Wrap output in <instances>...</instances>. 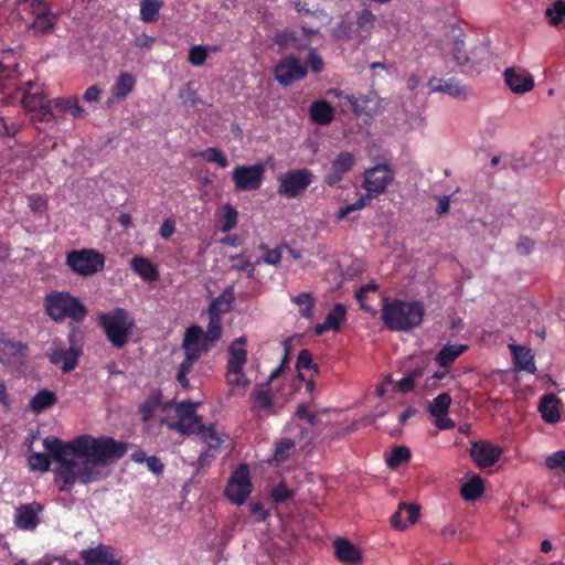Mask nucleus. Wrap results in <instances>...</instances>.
I'll list each match as a JSON object with an SVG mask.
<instances>
[{
    "mask_svg": "<svg viewBox=\"0 0 565 565\" xmlns=\"http://www.w3.org/2000/svg\"><path fill=\"white\" fill-rule=\"evenodd\" d=\"M200 157L207 162L216 163L221 168H226L228 166V160L225 154L214 147L207 148L200 152Z\"/></svg>",
    "mask_w": 565,
    "mask_h": 565,
    "instance_id": "obj_46",
    "label": "nucleus"
},
{
    "mask_svg": "<svg viewBox=\"0 0 565 565\" xmlns=\"http://www.w3.org/2000/svg\"><path fill=\"white\" fill-rule=\"evenodd\" d=\"M278 192L288 198L299 196L313 181V173L308 169L289 170L277 177Z\"/></svg>",
    "mask_w": 565,
    "mask_h": 565,
    "instance_id": "obj_8",
    "label": "nucleus"
},
{
    "mask_svg": "<svg viewBox=\"0 0 565 565\" xmlns=\"http://www.w3.org/2000/svg\"><path fill=\"white\" fill-rule=\"evenodd\" d=\"M294 495V491L288 489L285 483H279L271 492V497L276 503L287 501Z\"/></svg>",
    "mask_w": 565,
    "mask_h": 565,
    "instance_id": "obj_55",
    "label": "nucleus"
},
{
    "mask_svg": "<svg viewBox=\"0 0 565 565\" xmlns=\"http://www.w3.org/2000/svg\"><path fill=\"white\" fill-rule=\"evenodd\" d=\"M369 201L370 200H367V196H364L363 193L359 192L358 200L354 203L348 204V205L339 209V211L335 214L337 221L352 218L351 214L364 209Z\"/></svg>",
    "mask_w": 565,
    "mask_h": 565,
    "instance_id": "obj_40",
    "label": "nucleus"
},
{
    "mask_svg": "<svg viewBox=\"0 0 565 565\" xmlns=\"http://www.w3.org/2000/svg\"><path fill=\"white\" fill-rule=\"evenodd\" d=\"M329 94L335 97H343L356 114L370 115L373 111V106L371 105L375 100L373 94L354 97L352 95H343V93L338 89H332Z\"/></svg>",
    "mask_w": 565,
    "mask_h": 565,
    "instance_id": "obj_26",
    "label": "nucleus"
},
{
    "mask_svg": "<svg viewBox=\"0 0 565 565\" xmlns=\"http://www.w3.org/2000/svg\"><path fill=\"white\" fill-rule=\"evenodd\" d=\"M171 404H162L161 398L158 394H151L140 406L142 422H148L156 417L158 413L167 412L172 408Z\"/></svg>",
    "mask_w": 565,
    "mask_h": 565,
    "instance_id": "obj_31",
    "label": "nucleus"
},
{
    "mask_svg": "<svg viewBox=\"0 0 565 565\" xmlns=\"http://www.w3.org/2000/svg\"><path fill=\"white\" fill-rule=\"evenodd\" d=\"M223 221L221 225L222 232H228L236 226L237 223V211L230 204H225L223 207Z\"/></svg>",
    "mask_w": 565,
    "mask_h": 565,
    "instance_id": "obj_48",
    "label": "nucleus"
},
{
    "mask_svg": "<svg viewBox=\"0 0 565 565\" xmlns=\"http://www.w3.org/2000/svg\"><path fill=\"white\" fill-rule=\"evenodd\" d=\"M44 305L46 313L54 321L70 318L82 322L87 315V310L79 299L68 292L53 291L45 297Z\"/></svg>",
    "mask_w": 565,
    "mask_h": 565,
    "instance_id": "obj_3",
    "label": "nucleus"
},
{
    "mask_svg": "<svg viewBox=\"0 0 565 565\" xmlns=\"http://www.w3.org/2000/svg\"><path fill=\"white\" fill-rule=\"evenodd\" d=\"M206 56V49L201 45H196L190 50L189 61L194 66H201L204 64Z\"/></svg>",
    "mask_w": 565,
    "mask_h": 565,
    "instance_id": "obj_53",
    "label": "nucleus"
},
{
    "mask_svg": "<svg viewBox=\"0 0 565 565\" xmlns=\"http://www.w3.org/2000/svg\"><path fill=\"white\" fill-rule=\"evenodd\" d=\"M154 39L150 35L142 33L138 35L135 40V45L137 47H145V49H151L153 45Z\"/></svg>",
    "mask_w": 565,
    "mask_h": 565,
    "instance_id": "obj_64",
    "label": "nucleus"
},
{
    "mask_svg": "<svg viewBox=\"0 0 565 565\" xmlns=\"http://www.w3.org/2000/svg\"><path fill=\"white\" fill-rule=\"evenodd\" d=\"M311 363H312L311 353L308 350H301L298 354L297 364H296L298 371L301 372V370L309 369L311 366Z\"/></svg>",
    "mask_w": 565,
    "mask_h": 565,
    "instance_id": "obj_57",
    "label": "nucleus"
},
{
    "mask_svg": "<svg viewBox=\"0 0 565 565\" xmlns=\"http://www.w3.org/2000/svg\"><path fill=\"white\" fill-rule=\"evenodd\" d=\"M254 401L256 406L262 409H267L271 406V396L264 390H258L254 393Z\"/></svg>",
    "mask_w": 565,
    "mask_h": 565,
    "instance_id": "obj_56",
    "label": "nucleus"
},
{
    "mask_svg": "<svg viewBox=\"0 0 565 565\" xmlns=\"http://www.w3.org/2000/svg\"><path fill=\"white\" fill-rule=\"evenodd\" d=\"M539 411L543 419L547 423H556L561 418L558 399L553 394L544 395L541 399Z\"/></svg>",
    "mask_w": 565,
    "mask_h": 565,
    "instance_id": "obj_32",
    "label": "nucleus"
},
{
    "mask_svg": "<svg viewBox=\"0 0 565 565\" xmlns=\"http://www.w3.org/2000/svg\"><path fill=\"white\" fill-rule=\"evenodd\" d=\"M130 266L143 280L154 281L159 277L156 265L146 257L135 256L130 262Z\"/></svg>",
    "mask_w": 565,
    "mask_h": 565,
    "instance_id": "obj_30",
    "label": "nucleus"
},
{
    "mask_svg": "<svg viewBox=\"0 0 565 565\" xmlns=\"http://www.w3.org/2000/svg\"><path fill=\"white\" fill-rule=\"evenodd\" d=\"M199 403L191 401L182 402L174 406L178 420L168 422L164 417L158 416L161 424L167 425L170 429L177 430L181 434L199 433L202 429V420L195 415Z\"/></svg>",
    "mask_w": 565,
    "mask_h": 565,
    "instance_id": "obj_7",
    "label": "nucleus"
},
{
    "mask_svg": "<svg viewBox=\"0 0 565 565\" xmlns=\"http://www.w3.org/2000/svg\"><path fill=\"white\" fill-rule=\"evenodd\" d=\"M198 434L210 449L218 448L228 438L226 435L216 431L214 427L205 428L203 425L202 429Z\"/></svg>",
    "mask_w": 565,
    "mask_h": 565,
    "instance_id": "obj_39",
    "label": "nucleus"
},
{
    "mask_svg": "<svg viewBox=\"0 0 565 565\" xmlns=\"http://www.w3.org/2000/svg\"><path fill=\"white\" fill-rule=\"evenodd\" d=\"M347 308L342 303H337L327 315L324 322L318 323L315 328L316 334L320 335L328 331L339 330L341 323L345 320Z\"/></svg>",
    "mask_w": 565,
    "mask_h": 565,
    "instance_id": "obj_25",
    "label": "nucleus"
},
{
    "mask_svg": "<svg viewBox=\"0 0 565 565\" xmlns=\"http://www.w3.org/2000/svg\"><path fill=\"white\" fill-rule=\"evenodd\" d=\"M411 457V452L409 450L406 448V447H395L390 457L387 458V465L391 467V468H396L398 467L401 463H404L406 462Z\"/></svg>",
    "mask_w": 565,
    "mask_h": 565,
    "instance_id": "obj_50",
    "label": "nucleus"
},
{
    "mask_svg": "<svg viewBox=\"0 0 565 565\" xmlns=\"http://www.w3.org/2000/svg\"><path fill=\"white\" fill-rule=\"evenodd\" d=\"M428 88L430 93L441 92L455 98H467L470 95L469 88L455 78L433 77L428 82Z\"/></svg>",
    "mask_w": 565,
    "mask_h": 565,
    "instance_id": "obj_21",
    "label": "nucleus"
},
{
    "mask_svg": "<svg viewBox=\"0 0 565 565\" xmlns=\"http://www.w3.org/2000/svg\"><path fill=\"white\" fill-rule=\"evenodd\" d=\"M306 74L307 67L300 63L299 58L292 55L284 57L275 67V78L284 86L303 78Z\"/></svg>",
    "mask_w": 565,
    "mask_h": 565,
    "instance_id": "obj_13",
    "label": "nucleus"
},
{
    "mask_svg": "<svg viewBox=\"0 0 565 565\" xmlns=\"http://www.w3.org/2000/svg\"><path fill=\"white\" fill-rule=\"evenodd\" d=\"M375 24V15L367 9H363L356 13V29L349 31L344 22L334 30L338 38H350L364 41L370 38Z\"/></svg>",
    "mask_w": 565,
    "mask_h": 565,
    "instance_id": "obj_12",
    "label": "nucleus"
},
{
    "mask_svg": "<svg viewBox=\"0 0 565 565\" xmlns=\"http://www.w3.org/2000/svg\"><path fill=\"white\" fill-rule=\"evenodd\" d=\"M20 4L29 3L34 15V20L29 24L28 30L33 35H42L50 32L57 20V15L53 13L42 0H17Z\"/></svg>",
    "mask_w": 565,
    "mask_h": 565,
    "instance_id": "obj_10",
    "label": "nucleus"
},
{
    "mask_svg": "<svg viewBox=\"0 0 565 565\" xmlns=\"http://www.w3.org/2000/svg\"><path fill=\"white\" fill-rule=\"evenodd\" d=\"M212 344L204 337V330L200 326L190 327L184 335L182 348L184 354L190 356L200 358L203 352H206Z\"/></svg>",
    "mask_w": 565,
    "mask_h": 565,
    "instance_id": "obj_16",
    "label": "nucleus"
},
{
    "mask_svg": "<svg viewBox=\"0 0 565 565\" xmlns=\"http://www.w3.org/2000/svg\"><path fill=\"white\" fill-rule=\"evenodd\" d=\"M35 111H38L36 118L41 121H50L53 118L50 102H45Z\"/></svg>",
    "mask_w": 565,
    "mask_h": 565,
    "instance_id": "obj_61",
    "label": "nucleus"
},
{
    "mask_svg": "<svg viewBox=\"0 0 565 565\" xmlns=\"http://www.w3.org/2000/svg\"><path fill=\"white\" fill-rule=\"evenodd\" d=\"M451 405V397L448 393H441L433 399L428 406V412L433 417L448 415Z\"/></svg>",
    "mask_w": 565,
    "mask_h": 565,
    "instance_id": "obj_38",
    "label": "nucleus"
},
{
    "mask_svg": "<svg viewBox=\"0 0 565 565\" xmlns=\"http://www.w3.org/2000/svg\"><path fill=\"white\" fill-rule=\"evenodd\" d=\"M483 492V482L480 477H473L461 488V494L466 500H476Z\"/></svg>",
    "mask_w": 565,
    "mask_h": 565,
    "instance_id": "obj_43",
    "label": "nucleus"
},
{
    "mask_svg": "<svg viewBox=\"0 0 565 565\" xmlns=\"http://www.w3.org/2000/svg\"><path fill=\"white\" fill-rule=\"evenodd\" d=\"M419 508L415 504L401 503L397 511L391 516V524L396 530H405L408 524L417 521Z\"/></svg>",
    "mask_w": 565,
    "mask_h": 565,
    "instance_id": "obj_23",
    "label": "nucleus"
},
{
    "mask_svg": "<svg viewBox=\"0 0 565 565\" xmlns=\"http://www.w3.org/2000/svg\"><path fill=\"white\" fill-rule=\"evenodd\" d=\"M46 102L45 96L40 86L29 81L22 88L21 103L29 111H35L41 105Z\"/></svg>",
    "mask_w": 565,
    "mask_h": 565,
    "instance_id": "obj_24",
    "label": "nucleus"
},
{
    "mask_svg": "<svg viewBox=\"0 0 565 565\" xmlns=\"http://www.w3.org/2000/svg\"><path fill=\"white\" fill-rule=\"evenodd\" d=\"M104 255L90 248L72 250L66 255V265L81 276L96 274L104 268Z\"/></svg>",
    "mask_w": 565,
    "mask_h": 565,
    "instance_id": "obj_6",
    "label": "nucleus"
},
{
    "mask_svg": "<svg viewBox=\"0 0 565 565\" xmlns=\"http://www.w3.org/2000/svg\"><path fill=\"white\" fill-rule=\"evenodd\" d=\"M233 302V290L232 288L226 289L222 295L212 301L209 308V315L212 317H218L230 311Z\"/></svg>",
    "mask_w": 565,
    "mask_h": 565,
    "instance_id": "obj_35",
    "label": "nucleus"
},
{
    "mask_svg": "<svg viewBox=\"0 0 565 565\" xmlns=\"http://www.w3.org/2000/svg\"><path fill=\"white\" fill-rule=\"evenodd\" d=\"M356 159L348 151L340 152L331 162L324 174V183L329 186L338 185L354 166Z\"/></svg>",
    "mask_w": 565,
    "mask_h": 565,
    "instance_id": "obj_15",
    "label": "nucleus"
},
{
    "mask_svg": "<svg viewBox=\"0 0 565 565\" xmlns=\"http://www.w3.org/2000/svg\"><path fill=\"white\" fill-rule=\"evenodd\" d=\"M511 353L513 355L514 365L518 370L534 373L536 371L534 358L530 349L522 345L510 344Z\"/></svg>",
    "mask_w": 565,
    "mask_h": 565,
    "instance_id": "obj_28",
    "label": "nucleus"
},
{
    "mask_svg": "<svg viewBox=\"0 0 565 565\" xmlns=\"http://www.w3.org/2000/svg\"><path fill=\"white\" fill-rule=\"evenodd\" d=\"M161 0H142L140 3V17L145 22H154L158 19Z\"/></svg>",
    "mask_w": 565,
    "mask_h": 565,
    "instance_id": "obj_42",
    "label": "nucleus"
},
{
    "mask_svg": "<svg viewBox=\"0 0 565 565\" xmlns=\"http://www.w3.org/2000/svg\"><path fill=\"white\" fill-rule=\"evenodd\" d=\"M245 344L246 338L239 337L231 343L227 350L226 381L230 385L242 388L247 387L250 383L244 373V366L247 362Z\"/></svg>",
    "mask_w": 565,
    "mask_h": 565,
    "instance_id": "obj_4",
    "label": "nucleus"
},
{
    "mask_svg": "<svg viewBox=\"0 0 565 565\" xmlns=\"http://www.w3.org/2000/svg\"><path fill=\"white\" fill-rule=\"evenodd\" d=\"M100 95H102V89L98 86L93 85L86 89V92L83 95V98L87 103H95V102L99 100Z\"/></svg>",
    "mask_w": 565,
    "mask_h": 565,
    "instance_id": "obj_60",
    "label": "nucleus"
},
{
    "mask_svg": "<svg viewBox=\"0 0 565 565\" xmlns=\"http://www.w3.org/2000/svg\"><path fill=\"white\" fill-rule=\"evenodd\" d=\"M545 15L552 25H558L565 20V2L557 0L545 10Z\"/></svg>",
    "mask_w": 565,
    "mask_h": 565,
    "instance_id": "obj_45",
    "label": "nucleus"
},
{
    "mask_svg": "<svg viewBox=\"0 0 565 565\" xmlns=\"http://www.w3.org/2000/svg\"><path fill=\"white\" fill-rule=\"evenodd\" d=\"M252 491V484L246 467L238 468L232 476L227 487L226 495L235 504H243Z\"/></svg>",
    "mask_w": 565,
    "mask_h": 565,
    "instance_id": "obj_14",
    "label": "nucleus"
},
{
    "mask_svg": "<svg viewBox=\"0 0 565 565\" xmlns=\"http://www.w3.org/2000/svg\"><path fill=\"white\" fill-rule=\"evenodd\" d=\"M100 323L110 343L116 348H122L132 329V321L124 309H116L99 317Z\"/></svg>",
    "mask_w": 565,
    "mask_h": 565,
    "instance_id": "obj_5",
    "label": "nucleus"
},
{
    "mask_svg": "<svg viewBox=\"0 0 565 565\" xmlns=\"http://www.w3.org/2000/svg\"><path fill=\"white\" fill-rule=\"evenodd\" d=\"M424 315L423 302L395 299L384 303L381 318L384 324L393 331H409L423 322Z\"/></svg>",
    "mask_w": 565,
    "mask_h": 565,
    "instance_id": "obj_2",
    "label": "nucleus"
},
{
    "mask_svg": "<svg viewBox=\"0 0 565 565\" xmlns=\"http://www.w3.org/2000/svg\"><path fill=\"white\" fill-rule=\"evenodd\" d=\"M291 300L299 307L302 317L307 319L313 317L315 299L310 292H301L292 297Z\"/></svg>",
    "mask_w": 565,
    "mask_h": 565,
    "instance_id": "obj_41",
    "label": "nucleus"
},
{
    "mask_svg": "<svg viewBox=\"0 0 565 565\" xmlns=\"http://www.w3.org/2000/svg\"><path fill=\"white\" fill-rule=\"evenodd\" d=\"M468 349L465 344L447 343L436 355V361L443 367H448Z\"/></svg>",
    "mask_w": 565,
    "mask_h": 565,
    "instance_id": "obj_33",
    "label": "nucleus"
},
{
    "mask_svg": "<svg viewBox=\"0 0 565 565\" xmlns=\"http://www.w3.org/2000/svg\"><path fill=\"white\" fill-rule=\"evenodd\" d=\"M545 466L551 470L558 469L565 472V450H558L546 456Z\"/></svg>",
    "mask_w": 565,
    "mask_h": 565,
    "instance_id": "obj_51",
    "label": "nucleus"
},
{
    "mask_svg": "<svg viewBox=\"0 0 565 565\" xmlns=\"http://www.w3.org/2000/svg\"><path fill=\"white\" fill-rule=\"evenodd\" d=\"M265 174V166H237L232 172V179L237 191H255L260 188Z\"/></svg>",
    "mask_w": 565,
    "mask_h": 565,
    "instance_id": "obj_11",
    "label": "nucleus"
},
{
    "mask_svg": "<svg viewBox=\"0 0 565 565\" xmlns=\"http://www.w3.org/2000/svg\"><path fill=\"white\" fill-rule=\"evenodd\" d=\"M334 548L338 559L345 565H356L362 558L360 550L347 540L338 539Z\"/></svg>",
    "mask_w": 565,
    "mask_h": 565,
    "instance_id": "obj_27",
    "label": "nucleus"
},
{
    "mask_svg": "<svg viewBox=\"0 0 565 565\" xmlns=\"http://www.w3.org/2000/svg\"><path fill=\"white\" fill-rule=\"evenodd\" d=\"M420 375V369H416L413 372L408 373L396 383L397 390L403 393L409 392L411 390H413L416 379L419 377Z\"/></svg>",
    "mask_w": 565,
    "mask_h": 565,
    "instance_id": "obj_52",
    "label": "nucleus"
},
{
    "mask_svg": "<svg viewBox=\"0 0 565 565\" xmlns=\"http://www.w3.org/2000/svg\"><path fill=\"white\" fill-rule=\"evenodd\" d=\"M175 232V222L172 218H167L163 221L160 227V236L164 239L171 237V235Z\"/></svg>",
    "mask_w": 565,
    "mask_h": 565,
    "instance_id": "obj_59",
    "label": "nucleus"
},
{
    "mask_svg": "<svg viewBox=\"0 0 565 565\" xmlns=\"http://www.w3.org/2000/svg\"><path fill=\"white\" fill-rule=\"evenodd\" d=\"M260 248L266 250L265 255L262 258L263 263H265L267 265H273V266L280 263L281 257H282V248L281 247H277L274 249H267L265 245H260Z\"/></svg>",
    "mask_w": 565,
    "mask_h": 565,
    "instance_id": "obj_54",
    "label": "nucleus"
},
{
    "mask_svg": "<svg viewBox=\"0 0 565 565\" xmlns=\"http://www.w3.org/2000/svg\"><path fill=\"white\" fill-rule=\"evenodd\" d=\"M310 118L318 125H329L334 118V109L326 100L313 102L309 109Z\"/></svg>",
    "mask_w": 565,
    "mask_h": 565,
    "instance_id": "obj_29",
    "label": "nucleus"
},
{
    "mask_svg": "<svg viewBox=\"0 0 565 565\" xmlns=\"http://www.w3.org/2000/svg\"><path fill=\"white\" fill-rule=\"evenodd\" d=\"M199 360L196 356H190V354H185L183 362L180 364L177 380L183 387H189V380L186 375L193 367V364Z\"/></svg>",
    "mask_w": 565,
    "mask_h": 565,
    "instance_id": "obj_47",
    "label": "nucleus"
},
{
    "mask_svg": "<svg viewBox=\"0 0 565 565\" xmlns=\"http://www.w3.org/2000/svg\"><path fill=\"white\" fill-rule=\"evenodd\" d=\"M222 335L221 318L210 316L207 330L204 332L206 340L213 345Z\"/></svg>",
    "mask_w": 565,
    "mask_h": 565,
    "instance_id": "obj_49",
    "label": "nucleus"
},
{
    "mask_svg": "<svg viewBox=\"0 0 565 565\" xmlns=\"http://www.w3.org/2000/svg\"><path fill=\"white\" fill-rule=\"evenodd\" d=\"M295 441L288 438L280 439L276 443L273 461L280 465L286 461L295 450Z\"/></svg>",
    "mask_w": 565,
    "mask_h": 565,
    "instance_id": "obj_37",
    "label": "nucleus"
},
{
    "mask_svg": "<svg viewBox=\"0 0 565 565\" xmlns=\"http://www.w3.org/2000/svg\"><path fill=\"white\" fill-rule=\"evenodd\" d=\"M232 268L238 271H243L247 269L249 266V260L245 258L243 255H236L231 257Z\"/></svg>",
    "mask_w": 565,
    "mask_h": 565,
    "instance_id": "obj_62",
    "label": "nucleus"
},
{
    "mask_svg": "<svg viewBox=\"0 0 565 565\" xmlns=\"http://www.w3.org/2000/svg\"><path fill=\"white\" fill-rule=\"evenodd\" d=\"M146 462H147L148 469L150 471H152L153 473L159 475L163 471V465L159 458L151 456L146 459Z\"/></svg>",
    "mask_w": 565,
    "mask_h": 565,
    "instance_id": "obj_63",
    "label": "nucleus"
},
{
    "mask_svg": "<svg viewBox=\"0 0 565 565\" xmlns=\"http://www.w3.org/2000/svg\"><path fill=\"white\" fill-rule=\"evenodd\" d=\"M394 179V171L387 164H377L364 172L363 189L367 200L383 194Z\"/></svg>",
    "mask_w": 565,
    "mask_h": 565,
    "instance_id": "obj_9",
    "label": "nucleus"
},
{
    "mask_svg": "<svg viewBox=\"0 0 565 565\" xmlns=\"http://www.w3.org/2000/svg\"><path fill=\"white\" fill-rule=\"evenodd\" d=\"M137 84L136 77L128 73L121 72L110 87V95L106 102L107 106L125 100L135 89Z\"/></svg>",
    "mask_w": 565,
    "mask_h": 565,
    "instance_id": "obj_19",
    "label": "nucleus"
},
{
    "mask_svg": "<svg viewBox=\"0 0 565 565\" xmlns=\"http://www.w3.org/2000/svg\"><path fill=\"white\" fill-rule=\"evenodd\" d=\"M307 63L313 73H319L323 68V61L315 50L310 51Z\"/></svg>",
    "mask_w": 565,
    "mask_h": 565,
    "instance_id": "obj_58",
    "label": "nucleus"
},
{
    "mask_svg": "<svg viewBox=\"0 0 565 565\" xmlns=\"http://www.w3.org/2000/svg\"><path fill=\"white\" fill-rule=\"evenodd\" d=\"M452 44H451V53L454 58L459 65H465L466 63L472 61L475 62L473 57H470L465 52V42L462 40V31L460 29H452Z\"/></svg>",
    "mask_w": 565,
    "mask_h": 565,
    "instance_id": "obj_34",
    "label": "nucleus"
},
{
    "mask_svg": "<svg viewBox=\"0 0 565 565\" xmlns=\"http://www.w3.org/2000/svg\"><path fill=\"white\" fill-rule=\"evenodd\" d=\"M43 447L50 456L32 452L28 458L29 467L33 471H49L52 458L58 463L55 480L60 491H68L77 482L88 484L107 478L110 466L127 451L125 443L90 435H81L68 443L49 436L44 438Z\"/></svg>",
    "mask_w": 565,
    "mask_h": 565,
    "instance_id": "obj_1",
    "label": "nucleus"
},
{
    "mask_svg": "<svg viewBox=\"0 0 565 565\" xmlns=\"http://www.w3.org/2000/svg\"><path fill=\"white\" fill-rule=\"evenodd\" d=\"M56 402V396L54 393L47 391V390H42L40 392H38L33 398L30 401V408L39 414L41 412H43L44 409L51 407L52 405H54Z\"/></svg>",
    "mask_w": 565,
    "mask_h": 565,
    "instance_id": "obj_36",
    "label": "nucleus"
},
{
    "mask_svg": "<svg viewBox=\"0 0 565 565\" xmlns=\"http://www.w3.org/2000/svg\"><path fill=\"white\" fill-rule=\"evenodd\" d=\"M501 450L488 443H475L471 447V457L481 468L494 465L499 460Z\"/></svg>",
    "mask_w": 565,
    "mask_h": 565,
    "instance_id": "obj_22",
    "label": "nucleus"
},
{
    "mask_svg": "<svg viewBox=\"0 0 565 565\" xmlns=\"http://www.w3.org/2000/svg\"><path fill=\"white\" fill-rule=\"evenodd\" d=\"M42 505L36 502L22 504L15 508L14 525L22 531H33L40 523Z\"/></svg>",
    "mask_w": 565,
    "mask_h": 565,
    "instance_id": "obj_17",
    "label": "nucleus"
},
{
    "mask_svg": "<svg viewBox=\"0 0 565 565\" xmlns=\"http://www.w3.org/2000/svg\"><path fill=\"white\" fill-rule=\"evenodd\" d=\"M53 102L57 108L70 113L75 118L83 117L85 115V110L78 105L77 97H73L71 99L55 98Z\"/></svg>",
    "mask_w": 565,
    "mask_h": 565,
    "instance_id": "obj_44",
    "label": "nucleus"
},
{
    "mask_svg": "<svg viewBox=\"0 0 565 565\" xmlns=\"http://www.w3.org/2000/svg\"><path fill=\"white\" fill-rule=\"evenodd\" d=\"M504 81L514 94H525L533 89L534 78L523 68L509 67L504 72Z\"/></svg>",
    "mask_w": 565,
    "mask_h": 565,
    "instance_id": "obj_18",
    "label": "nucleus"
},
{
    "mask_svg": "<svg viewBox=\"0 0 565 565\" xmlns=\"http://www.w3.org/2000/svg\"><path fill=\"white\" fill-rule=\"evenodd\" d=\"M71 347L68 350L55 348L50 353V361L55 364H62V371L68 373L77 365V360L81 354V349L75 345L73 334L70 335Z\"/></svg>",
    "mask_w": 565,
    "mask_h": 565,
    "instance_id": "obj_20",
    "label": "nucleus"
}]
</instances>
